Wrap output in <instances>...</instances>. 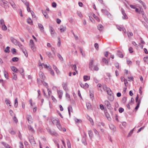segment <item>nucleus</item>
Returning <instances> with one entry per match:
<instances>
[{
	"label": "nucleus",
	"instance_id": "1",
	"mask_svg": "<svg viewBox=\"0 0 148 148\" xmlns=\"http://www.w3.org/2000/svg\"><path fill=\"white\" fill-rule=\"evenodd\" d=\"M102 86L104 90L106 91L108 95H113V93L111 89L109 88L108 87L106 84L103 85Z\"/></svg>",
	"mask_w": 148,
	"mask_h": 148
},
{
	"label": "nucleus",
	"instance_id": "2",
	"mask_svg": "<svg viewBox=\"0 0 148 148\" xmlns=\"http://www.w3.org/2000/svg\"><path fill=\"white\" fill-rule=\"evenodd\" d=\"M29 45L33 51H34L35 50L36 47L35 46V44L32 40H30Z\"/></svg>",
	"mask_w": 148,
	"mask_h": 148
},
{
	"label": "nucleus",
	"instance_id": "3",
	"mask_svg": "<svg viewBox=\"0 0 148 148\" xmlns=\"http://www.w3.org/2000/svg\"><path fill=\"white\" fill-rule=\"evenodd\" d=\"M26 119L28 121V122L29 123H32L33 122L32 118L31 115H27L26 116Z\"/></svg>",
	"mask_w": 148,
	"mask_h": 148
},
{
	"label": "nucleus",
	"instance_id": "4",
	"mask_svg": "<svg viewBox=\"0 0 148 148\" xmlns=\"http://www.w3.org/2000/svg\"><path fill=\"white\" fill-rule=\"evenodd\" d=\"M94 62V60L93 59H92L89 64V68L91 70H92L93 69V65Z\"/></svg>",
	"mask_w": 148,
	"mask_h": 148
},
{
	"label": "nucleus",
	"instance_id": "5",
	"mask_svg": "<svg viewBox=\"0 0 148 148\" xmlns=\"http://www.w3.org/2000/svg\"><path fill=\"white\" fill-rule=\"evenodd\" d=\"M121 12L122 14L123 15V16L122 17L123 19H127L128 17L126 14L123 8H121Z\"/></svg>",
	"mask_w": 148,
	"mask_h": 148
},
{
	"label": "nucleus",
	"instance_id": "6",
	"mask_svg": "<svg viewBox=\"0 0 148 148\" xmlns=\"http://www.w3.org/2000/svg\"><path fill=\"white\" fill-rule=\"evenodd\" d=\"M10 40L12 43L15 45H16L17 44H18L17 43L18 42V41L16 40L13 37H10Z\"/></svg>",
	"mask_w": 148,
	"mask_h": 148
},
{
	"label": "nucleus",
	"instance_id": "7",
	"mask_svg": "<svg viewBox=\"0 0 148 148\" xmlns=\"http://www.w3.org/2000/svg\"><path fill=\"white\" fill-rule=\"evenodd\" d=\"M9 3H10V4L11 5V6L14 9H16V6L15 4L14 3V2L11 0H10L9 1Z\"/></svg>",
	"mask_w": 148,
	"mask_h": 148
},
{
	"label": "nucleus",
	"instance_id": "8",
	"mask_svg": "<svg viewBox=\"0 0 148 148\" xmlns=\"http://www.w3.org/2000/svg\"><path fill=\"white\" fill-rule=\"evenodd\" d=\"M62 86L63 89L66 91L68 90V88L67 87V84L65 82L62 83Z\"/></svg>",
	"mask_w": 148,
	"mask_h": 148
},
{
	"label": "nucleus",
	"instance_id": "9",
	"mask_svg": "<svg viewBox=\"0 0 148 148\" xmlns=\"http://www.w3.org/2000/svg\"><path fill=\"white\" fill-rule=\"evenodd\" d=\"M52 122L53 124H56V125L57 124L60 123V121L58 118H53L52 119Z\"/></svg>",
	"mask_w": 148,
	"mask_h": 148
},
{
	"label": "nucleus",
	"instance_id": "10",
	"mask_svg": "<svg viewBox=\"0 0 148 148\" xmlns=\"http://www.w3.org/2000/svg\"><path fill=\"white\" fill-rule=\"evenodd\" d=\"M29 140L30 143L32 145H34L36 144L35 142L34 139V137L32 136H31L29 138Z\"/></svg>",
	"mask_w": 148,
	"mask_h": 148
},
{
	"label": "nucleus",
	"instance_id": "11",
	"mask_svg": "<svg viewBox=\"0 0 148 148\" xmlns=\"http://www.w3.org/2000/svg\"><path fill=\"white\" fill-rule=\"evenodd\" d=\"M1 5L5 8H7L8 7L7 2L4 0Z\"/></svg>",
	"mask_w": 148,
	"mask_h": 148
},
{
	"label": "nucleus",
	"instance_id": "12",
	"mask_svg": "<svg viewBox=\"0 0 148 148\" xmlns=\"http://www.w3.org/2000/svg\"><path fill=\"white\" fill-rule=\"evenodd\" d=\"M38 25L40 30L42 32H44V29L43 25L42 24L39 23L38 24Z\"/></svg>",
	"mask_w": 148,
	"mask_h": 148
},
{
	"label": "nucleus",
	"instance_id": "13",
	"mask_svg": "<svg viewBox=\"0 0 148 148\" xmlns=\"http://www.w3.org/2000/svg\"><path fill=\"white\" fill-rule=\"evenodd\" d=\"M116 27L117 29H119L120 31H122L125 33L126 30L123 27H122L116 25Z\"/></svg>",
	"mask_w": 148,
	"mask_h": 148
},
{
	"label": "nucleus",
	"instance_id": "14",
	"mask_svg": "<svg viewBox=\"0 0 148 148\" xmlns=\"http://www.w3.org/2000/svg\"><path fill=\"white\" fill-rule=\"evenodd\" d=\"M140 11L142 13V14L143 15V17L144 18V19L145 20V21L147 22V23H148V21H147V19L145 16L144 14L145 13L144 11L143 10H141L140 7Z\"/></svg>",
	"mask_w": 148,
	"mask_h": 148
},
{
	"label": "nucleus",
	"instance_id": "15",
	"mask_svg": "<svg viewBox=\"0 0 148 148\" xmlns=\"http://www.w3.org/2000/svg\"><path fill=\"white\" fill-rule=\"evenodd\" d=\"M46 53L49 58H53L54 57H55V56H54L53 55V56L52 55V54L50 52L47 51L46 52Z\"/></svg>",
	"mask_w": 148,
	"mask_h": 148
},
{
	"label": "nucleus",
	"instance_id": "16",
	"mask_svg": "<svg viewBox=\"0 0 148 148\" xmlns=\"http://www.w3.org/2000/svg\"><path fill=\"white\" fill-rule=\"evenodd\" d=\"M60 30L61 32H64L66 30V28L65 26H61L60 27Z\"/></svg>",
	"mask_w": 148,
	"mask_h": 148
},
{
	"label": "nucleus",
	"instance_id": "17",
	"mask_svg": "<svg viewBox=\"0 0 148 148\" xmlns=\"http://www.w3.org/2000/svg\"><path fill=\"white\" fill-rule=\"evenodd\" d=\"M25 4L27 7V9L28 12H31V11H32L30 10V9L29 7V2H28L27 3H25Z\"/></svg>",
	"mask_w": 148,
	"mask_h": 148
},
{
	"label": "nucleus",
	"instance_id": "18",
	"mask_svg": "<svg viewBox=\"0 0 148 148\" xmlns=\"http://www.w3.org/2000/svg\"><path fill=\"white\" fill-rule=\"evenodd\" d=\"M39 75L40 77L43 79L44 80L45 78V76L44 75L43 73L41 71L39 72Z\"/></svg>",
	"mask_w": 148,
	"mask_h": 148
},
{
	"label": "nucleus",
	"instance_id": "19",
	"mask_svg": "<svg viewBox=\"0 0 148 148\" xmlns=\"http://www.w3.org/2000/svg\"><path fill=\"white\" fill-rule=\"evenodd\" d=\"M88 133L90 139H92L93 136L92 131L91 130L88 131Z\"/></svg>",
	"mask_w": 148,
	"mask_h": 148
},
{
	"label": "nucleus",
	"instance_id": "20",
	"mask_svg": "<svg viewBox=\"0 0 148 148\" xmlns=\"http://www.w3.org/2000/svg\"><path fill=\"white\" fill-rule=\"evenodd\" d=\"M50 32L51 34V35L52 36H54V34L55 33V31L52 27H50Z\"/></svg>",
	"mask_w": 148,
	"mask_h": 148
},
{
	"label": "nucleus",
	"instance_id": "21",
	"mask_svg": "<svg viewBox=\"0 0 148 148\" xmlns=\"http://www.w3.org/2000/svg\"><path fill=\"white\" fill-rule=\"evenodd\" d=\"M109 127L110 129L112 130L113 131H115L116 130V128L112 124H109Z\"/></svg>",
	"mask_w": 148,
	"mask_h": 148
},
{
	"label": "nucleus",
	"instance_id": "22",
	"mask_svg": "<svg viewBox=\"0 0 148 148\" xmlns=\"http://www.w3.org/2000/svg\"><path fill=\"white\" fill-rule=\"evenodd\" d=\"M1 27L3 31H6L7 29V27L5 25V24H3V25H2L0 26Z\"/></svg>",
	"mask_w": 148,
	"mask_h": 148
},
{
	"label": "nucleus",
	"instance_id": "23",
	"mask_svg": "<svg viewBox=\"0 0 148 148\" xmlns=\"http://www.w3.org/2000/svg\"><path fill=\"white\" fill-rule=\"evenodd\" d=\"M21 50L22 51L23 53L25 54V56L27 57V56H28V53H27V52L26 50V49L25 48H22Z\"/></svg>",
	"mask_w": 148,
	"mask_h": 148
},
{
	"label": "nucleus",
	"instance_id": "24",
	"mask_svg": "<svg viewBox=\"0 0 148 148\" xmlns=\"http://www.w3.org/2000/svg\"><path fill=\"white\" fill-rule=\"evenodd\" d=\"M117 55L119 57L121 58H122L123 57V54L120 51H118Z\"/></svg>",
	"mask_w": 148,
	"mask_h": 148
},
{
	"label": "nucleus",
	"instance_id": "25",
	"mask_svg": "<svg viewBox=\"0 0 148 148\" xmlns=\"http://www.w3.org/2000/svg\"><path fill=\"white\" fill-rule=\"evenodd\" d=\"M101 11L102 13H105L107 16L109 15H111L110 13L107 10L104 9H102Z\"/></svg>",
	"mask_w": 148,
	"mask_h": 148
},
{
	"label": "nucleus",
	"instance_id": "26",
	"mask_svg": "<svg viewBox=\"0 0 148 148\" xmlns=\"http://www.w3.org/2000/svg\"><path fill=\"white\" fill-rule=\"evenodd\" d=\"M83 78L84 81L85 82L89 80L90 79V77L89 76L84 75L83 77Z\"/></svg>",
	"mask_w": 148,
	"mask_h": 148
},
{
	"label": "nucleus",
	"instance_id": "27",
	"mask_svg": "<svg viewBox=\"0 0 148 148\" xmlns=\"http://www.w3.org/2000/svg\"><path fill=\"white\" fill-rule=\"evenodd\" d=\"M105 104L108 108H110L111 107L110 104L108 101H105L104 102Z\"/></svg>",
	"mask_w": 148,
	"mask_h": 148
},
{
	"label": "nucleus",
	"instance_id": "28",
	"mask_svg": "<svg viewBox=\"0 0 148 148\" xmlns=\"http://www.w3.org/2000/svg\"><path fill=\"white\" fill-rule=\"evenodd\" d=\"M11 69L14 72L17 73L18 71V69L14 66H12L11 67Z\"/></svg>",
	"mask_w": 148,
	"mask_h": 148
},
{
	"label": "nucleus",
	"instance_id": "29",
	"mask_svg": "<svg viewBox=\"0 0 148 148\" xmlns=\"http://www.w3.org/2000/svg\"><path fill=\"white\" fill-rule=\"evenodd\" d=\"M105 114L106 117L107 118L108 120L109 121H111V118L110 117V115L107 112H106Z\"/></svg>",
	"mask_w": 148,
	"mask_h": 148
},
{
	"label": "nucleus",
	"instance_id": "30",
	"mask_svg": "<svg viewBox=\"0 0 148 148\" xmlns=\"http://www.w3.org/2000/svg\"><path fill=\"white\" fill-rule=\"evenodd\" d=\"M91 15L98 22L100 21V19L99 17L96 16V15L93 13L91 14Z\"/></svg>",
	"mask_w": 148,
	"mask_h": 148
},
{
	"label": "nucleus",
	"instance_id": "31",
	"mask_svg": "<svg viewBox=\"0 0 148 148\" xmlns=\"http://www.w3.org/2000/svg\"><path fill=\"white\" fill-rule=\"evenodd\" d=\"M87 119L90 121L91 124L92 125L93 124L94 122L92 119L88 115L87 117Z\"/></svg>",
	"mask_w": 148,
	"mask_h": 148
},
{
	"label": "nucleus",
	"instance_id": "32",
	"mask_svg": "<svg viewBox=\"0 0 148 148\" xmlns=\"http://www.w3.org/2000/svg\"><path fill=\"white\" fill-rule=\"evenodd\" d=\"M58 93L59 95V97L60 99L61 98L62 96L63 92L61 90H59L58 91Z\"/></svg>",
	"mask_w": 148,
	"mask_h": 148
},
{
	"label": "nucleus",
	"instance_id": "33",
	"mask_svg": "<svg viewBox=\"0 0 148 148\" xmlns=\"http://www.w3.org/2000/svg\"><path fill=\"white\" fill-rule=\"evenodd\" d=\"M53 68L54 69V70L56 71V73L58 74H59L60 73V71L57 68V67L54 65H53Z\"/></svg>",
	"mask_w": 148,
	"mask_h": 148
},
{
	"label": "nucleus",
	"instance_id": "34",
	"mask_svg": "<svg viewBox=\"0 0 148 148\" xmlns=\"http://www.w3.org/2000/svg\"><path fill=\"white\" fill-rule=\"evenodd\" d=\"M98 29L100 31H101L103 30V26L101 25H99L97 26Z\"/></svg>",
	"mask_w": 148,
	"mask_h": 148
},
{
	"label": "nucleus",
	"instance_id": "35",
	"mask_svg": "<svg viewBox=\"0 0 148 148\" xmlns=\"http://www.w3.org/2000/svg\"><path fill=\"white\" fill-rule=\"evenodd\" d=\"M5 101L7 105H9L10 106H11V105H10L11 102L9 99H6Z\"/></svg>",
	"mask_w": 148,
	"mask_h": 148
},
{
	"label": "nucleus",
	"instance_id": "36",
	"mask_svg": "<svg viewBox=\"0 0 148 148\" xmlns=\"http://www.w3.org/2000/svg\"><path fill=\"white\" fill-rule=\"evenodd\" d=\"M108 99L110 101H112L114 100V97L113 95H108Z\"/></svg>",
	"mask_w": 148,
	"mask_h": 148
},
{
	"label": "nucleus",
	"instance_id": "37",
	"mask_svg": "<svg viewBox=\"0 0 148 148\" xmlns=\"http://www.w3.org/2000/svg\"><path fill=\"white\" fill-rule=\"evenodd\" d=\"M51 50L53 53V55L54 56H55L56 51V49L55 48L53 47H52L51 48Z\"/></svg>",
	"mask_w": 148,
	"mask_h": 148
},
{
	"label": "nucleus",
	"instance_id": "38",
	"mask_svg": "<svg viewBox=\"0 0 148 148\" xmlns=\"http://www.w3.org/2000/svg\"><path fill=\"white\" fill-rule=\"evenodd\" d=\"M27 21L28 23L31 25H32L33 24L32 21L30 18H28L27 19Z\"/></svg>",
	"mask_w": 148,
	"mask_h": 148
},
{
	"label": "nucleus",
	"instance_id": "39",
	"mask_svg": "<svg viewBox=\"0 0 148 148\" xmlns=\"http://www.w3.org/2000/svg\"><path fill=\"white\" fill-rule=\"evenodd\" d=\"M48 70L50 71V74L53 76L54 75V73L51 67L48 69Z\"/></svg>",
	"mask_w": 148,
	"mask_h": 148
},
{
	"label": "nucleus",
	"instance_id": "40",
	"mask_svg": "<svg viewBox=\"0 0 148 148\" xmlns=\"http://www.w3.org/2000/svg\"><path fill=\"white\" fill-rule=\"evenodd\" d=\"M69 113L70 115L71 114V111H72L73 110L71 106H69L68 108Z\"/></svg>",
	"mask_w": 148,
	"mask_h": 148
},
{
	"label": "nucleus",
	"instance_id": "41",
	"mask_svg": "<svg viewBox=\"0 0 148 148\" xmlns=\"http://www.w3.org/2000/svg\"><path fill=\"white\" fill-rule=\"evenodd\" d=\"M2 143L6 148H10V146L8 144L4 142H3Z\"/></svg>",
	"mask_w": 148,
	"mask_h": 148
},
{
	"label": "nucleus",
	"instance_id": "42",
	"mask_svg": "<svg viewBox=\"0 0 148 148\" xmlns=\"http://www.w3.org/2000/svg\"><path fill=\"white\" fill-rule=\"evenodd\" d=\"M86 106L88 110H90L91 108V105L90 103H86Z\"/></svg>",
	"mask_w": 148,
	"mask_h": 148
},
{
	"label": "nucleus",
	"instance_id": "43",
	"mask_svg": "<svg viewBox=\"0 0 148 148\" xmlns=\"http://www.w3.org/2000/svg\"><path fill=\"white\" fill-rule=\"evenodd\" d=\"M102 61L104 63L106 64H108L109 62V61L104 58L102 59Z\"/></svg>",
	"mask_w": 148,
	"mask_h": 148
},
{
	"label": "nucleus",
	"instance_id": "44",
	"mask_svg": "<svg viewBox=\"0 0 148 148\" xmlns=\"http://www.w3.org/2000/svg\"><path fill=\"white\" fill-rule=\"evenodd\" d=\"M42 64L43 66V67L47 69L48 70V69H49V68L51 67L50 65L47 66V64H45L43 63H42Z\"/></svg>",
	"mask_w": 148,
	"mask_h": 148
},
{
	"label": "nucleus",
	"instance_id": "45",
	"mask_svg": "<svg viewBox=\"0 0 148 148\" xmlns=\"http://www.w3.org/2000/svg\"><path fill=\"white\" fill-rule=\"evenodd\" d=\"M58 128L60 130H62V128L61 127V125L60 124V123H59L56 125Z\"/></svg>",
	"mask_w": 148,
	"mask_h": 148
},
{
	"label": "nucleus",
	"instance_id": "46",
	"mask_svg": "<svg viewBox=\"0 0 148 148\" xmlns=\"http://www.w3.org/2000/svg\"><path fill=\"white\" fill-rule=\"evenodd\" d=\"M18 103L17 98H16L15 99L14 101V107L16 108L18 106Z\"/></svg>",
	"mask_w": 148,
	"mask_h": 148
},
{
	"label": "nucleus",
	"instance_id": "47",
	"mask_svg": "<svg viewBox=\"0 0 148 148\" xmlns=\"http://www.w3.org/2000/svg\"><path fill=\"white\" fill-rule=\"evenodd\" d=\"M82 143L85 145H87V143L86 142V139L84 137H83L82 140Z\"/></svg>",
	"mask_w": 148,
	"mask_h": 148
},
{
	"label": "nucleus",
	"instance_id": "48",
	"mask_svg": "<svg viewBox=\"0 0 148 148\" xmlns=\"http://www.w3.org/2000/svg\"><path fill=\"white\" fill-rule=\"evenodd\" d=\"M12 78L13 79L16 80L17 79V76L16 74L13 73V75L12 76Z\"/></svg>",
	"mask_w": 148,
	"mask_h": 148
},
{
	"label": "nucleus",
	"instance_id": "49",
	"mask_svg": "<svg viewBox=\"0 0 148 148\" xmlns=\"http://www.w3.org/2000/svg\"><path fill=\"white\" fill-rule=\"evenodd\" d=\"M17 43L16 45H18L21 49V50H22V48H24L23 45L19 42H18Z\"/></svg>",
	"mask_w": 148,
	"mask_h": 148
},
{
	"label": "nucleus",
	"instance_id": "50",
	"mask_svg": "<svg viewBox=\"0 0 148 148\" xmlns=\"http://www.w3.org/2000/svg\"><path fill=\"white\" fill-rule=\"evenodd\" d=\"M28 130L31 131V132H34V129L33 127H32L31 125L28 126Z\"/></svg>",
	"mask_w": 148,
	"mask_h": 148
},
{
	"label": "nucleus",
	"instance_id": "51",
	"mask_svg": "<svg viewBox=\"0 0 148 148\" xmlns=\"http://www.w3.org/2000/svg\"><path fill=\"white\" fill-rule=\"evenodd\" d=\"M71 66L72 68V69L74 70H76L77 69V67L75 64H71Z\"/></svg>",
	"mask_w": 148,
	"mask_h": 148
},
{
	"label": "nucleus",
	"instance_id": "52",
	"mask_svg": "<svg viewBox=\"0 0 148 148\" xmlns=\"http://www.w3.org/2000/svg\"><path fill=\"white\" fill-rule=\"evenodd\" d=\"M42 12L43 15L46 18H49L48 15L46 12Z\"/></svg>",
	"mask_w": 148,
	"mask_h": 148
},
{
	"label": "nucleus",
	"instance_id": "53",
	"mask_svg": "<svg viewBox=\"0 0 148 148\" xmlns=\"http://www.w3.org/2000/svg\"><path fill=\"white\" fill-rule=\"evenodd\" d=\"M140 101L139 100L138 101L137 104V106L135 108V109L136 110H137L139 107V105L140 103Z\"/></svg>",
	"mask_w": 148,
	"mask_h": 148
},
{
	"label": "nucleus",
	"instance_id": "54",
	"mask_svg": "<svg viewBox=\"0 0 148 148\" xmlns=\"http://www.w3.org/2000/svg\"><path fill=\"white\" fill-rule=\"evenodd\" d=\"M57 56L60 60H61V61H62L63 60V58L60 54L59 53H58L57 54Z\"/></svg>",
	"mask_w": 148,
	"mask_h": 148
},
{
	"label": "nucleus",
	"instance_id": "55",
	"mask_svg": "<svg viewBox=\"0 0 148 148\" xmlns=\"http://www.w3.org/2000/svg\"><path fill=\"white\" fill-rule=\"evenodd\" d=\"M12 61L14 62H17L18 60V58L16 57H14L12 58Z\"/></svg>",
	"mask_w": 148,
	"mask_h": 148
},
{
	"label": "nucleus",
	"instance_id": "56",
	"mask_svg": "<svg viewBox=\"0 0 148 148\" xmlns=\"http://www.w3.org/2000/svg\"><path fill=\"white\" fill-rule=\"evenodd\" d=\"M5 24V22L4 20L2 18L0 19V26L3 25V24Z\"/></svg>",
	"mask_w": 148,
	"mask_h": 148
},
{
	"label": "nucleus",
	"instance_id": "57",
	"mask_svg": "<svg viewBox=\"0 0 148 148\" xmlns=\"http://www.w3.org/2000/svg\"><path fill=\"white\" fill-rule=\"evenodd\" d=\"M127 34L129 37H131L133 35V33L132 32H127Z\"/></svg>",
	"mask_w": 148,
	"mask_h": 148
},
{
	"label": "nucleus",
	"instance_id": "58",
	"mask_svg": "<svg viewBox=\"0 0 148 148\" xmlns=\"http://www.w3.org/2000/svg\"><path fill=\"white\" fill-rule=\"evenodd\" d=\"M9 48H10L8 47H6L4 51L6 53H9L10 52Z\"/></svg>",
	"mask_w": 148,
	"mask_h": 148
},
{
	"label": "nucleus",
	"instance_id": "59",
	"mask_svg": "<svg viewBox=\"0 0 148 148\" xmlns=\"http://www.w3.org/2000/svg\"><path fill=\"white\" fill-rule=\"evenodd\" d=\"M67 144L68 147H71V144L70 141L67 140Z\"/></svg>",
	"mask_w": 148,
	"mask_h": 148
},
{
	"label": "nucleus",
	"instance_id": "60",
	"mask_svg": "<svg viewBox=\"0 0 148 148\" xmlns=\"http://www.w3.org/2000/svg\"><path fill=\"white\" fill-rule=\"evenodd\" d=\"M3 73H4V75L5 77L6 78H8L7 77H8V73L5 71L4 70L3 71Z\"/></svg>",
	"mask_w": 148,
	"mask_h": 148
},
{
	"label": "nucleus",
	"instance_id": "61",
	"mask_svg": "<svg viewBox=\"0 0 148 148\" xmlns=\"http://www.w3.org/2000/svg\"><path fill=\"white\" fill-rule=\"evenodd\" d=\"M9 132L12 134H14L15 133V132L12 129H10L9 130Z\"/></svg>",
	"mask_w": 148,
	"mask_h": 148
},
{
	"label": "nucleus",
	"instance_id": "62",
	"mask_svg": "<svg viewBox=\"0 0 148 148\" xmlns=\"http://www.w3.org/2000/svg\"><path fill=\"white\" fill-rule=\"evenodd\" d=\"M13 120L16 123H17L18 122V120L16 116H14L13 118Z\"/></svg>",
	"mask_w": 148,
	"mask_h": 148
},
{
	"label": "nucleus",
	"instance_id": "63",
	"mask_svg": "<svg viewBox=\"0 0 148 148\" xmlns=\"http://www.w3.org/2000/svg\"><path fill=\"white\" fill-rule=\"evenodd\" d=\"M19 147L20 148H24V145L21 142H19Z\"/></svg>",
	"mask_w": 148,
	"mask_h": 148
},
{
	"label": "nucleus",
	"instance_id": "64",
	"mask_svg": "<svg viewBox=\"0 0 148 148\" xmlns=\"http://www.w3.org/2000/svg\"><path fill=\"white\" fill-rule=\"evenodd\" d=\"M75 121L76 123H79L81 122L82 121L81 120L78 119L76 118H75Z\"/></svg>",
	"mask_w": 148,
	"mask_h": 148
}]
</instances>
